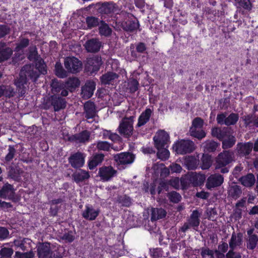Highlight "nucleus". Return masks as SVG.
I'll return each instance as SVG.
<instances>
[{"instance_id":"obj_58","label":"nucleus","mask_w":258,"mask_h":258,"mask_svg":"<svg viewBox=\"0 0 258 258\" xmlns=\"http://www.w3.org/2000/svg\"><path fill=\"white\" fill-rule=\"evenodd\" d=\"M11 32V28L7 25L0 24V39L5 37Z\"/></svg>"},{"instance_id":"obj_43","label":"nucleus","mask_w":258,"mask_h":258,"mask_svg":"<svg viewBox=\"0 0 258 258\" xmlns=\"http://www.w3.org/2000/svg\"><path fill=\"white\" fill-rule=\"evenodd\" d=\"M68 71H66L60 62H56L55 64V74L60 78H64L68 76Z\"/></svg>"},{"instance_id":"obj_49","label":"nucleus","mask_w":258,"mask_h":258,"mask_svg":"<svg viewBox=\"0 0 258 258\" xmlns=\"http://www.w3.org/2000/svg\"><path fill=\"white\" fill-rule=\"evenodd\" d=\"M167 197L170 202L174 204L178 203L181 200V196L180 195L175 191H172L168 192Z\"/></svg>"},{"instance_id":"obj_15","label":"nucleus","mask_w":258,"mask_h":258,"mask_svg":"<svg viewBox=\"0 0 258 258\" xmlns=\"http://www.w3.org/2000/svg\"><path fill=\"white\" fill-rule=\"evenodd\" d=\"M96 83L93 80H87L82 86L81 95L84 99L90 98L93 95Z\"/></svg>"},{"instance_id":"obj_40","label":"nucleus","mask_w":258,"mask_h":258,"mask_svg":"<svg viewBox=\"0 0 258 258\" xmlns=\"http://www.w3.org/2000/svg\"><path fill=\"white\" fill-rule=\"evenodd\" d=\"M52 87L51 91L53 94H56L60 92V91L64 88H66L65 84L62 82L58 81L57 79H53L52 80L51 84Z\"/></svg>"},{"instance_id":"obj_41","label":"nucleus","mask_w":258,"mask_h":258,"mask_svg":"<svg viewBox=\"0 0 258 258\" xmlns=\"http://www.w3.org/2000/svg\"><path fill=\"white\" fill-rule=\"evenodd\" d=\"M241 194V188L238 185L231 186L228 190L229 196L235 200L239 198Z\"/></svg>"},{"instance_id":"obj_21","label":"nucleus","mask_w":258,"mask_h":258,"mask_svg":"<svg viewBox=\"0 0 258 258\" xmlns=\"http://www.w3.org/2000/svg\"><path fill=\"white\" fill-rule=\"evenodd\" d=\"M84 47L88 52L96 53L102 47V42L98 38H91L85 42Z\"/></svg>"},{"instance_id":"obj_37","label":"nucleus","mask_w":258,"mask_h":258,"mask_svg":"<svg viewBox=\"0 0 258 258\" xmlns=\"http://www.w3.org/2000/svg\"><path fill=\"white\" fill-rule=\"evenodd\" d=\"M220 144L213 140H208L203 144V148L205 152H214L216 150Z\"/></svg>"},{"instance_id":"obj_35","label":"nucleus","mask_w":258,"mask_h":258,"mask_svg":"<svg viewBox=\"0 0 258 258\" xmlns=\"http://www.w3.org/2000/svg\"><path fill=\"white\" fill-rule=\"evenodd\" d=\"M66 88L71 92L74 91L80 85V81L77 77L69 78L65 83Z\"/></svg>"},{"instance_id":"obj_54","label":"nucleus","mask_w":258,"mask_h":258,"mask_svg":"<svg viewBox=\"0 0 258 258\" xmlns=\"http://www.w3.org/2000/svg\"><path fill=\"white\" fill-rule=\"evenodd\" d=\"M34 253L32 250L26 252H21L18 251L15 252V258H34Z\"/></svg>"},{"instance_id":"obj_12","label":"nucleus","mask_w":258,"mask_h":258,"mask_svg":"<svg viewBox=\"0 0 258 258\" xmlns=\"http://www.w3.org/2000/svg\"><path fill=\"white\" fill-rule=\"evenodd\" d=\"M13 186L8 183H5L0 189V198L8 199L14 202H17L18 199L16 197Z\"/></svg>"},{"instance_id":"obj_5","label":"nucleus","mask_w":258,"mask_h":258,"mask_svg":"<svg viewBox=\"0 0 258 258\" xmlns=\"http://www.w3.org/2000/svg\"><path fill=\"white\" fill-rule=\"evenodd\" d=\"M201 213L197 210L192 212L187 222L179 230V232L185 233L189 228H192L194 230H197L200 223Z\"/></svg>"},{"instance_id":"obj_64","label":"nucleus","mask_w":258,"mask_h":258,"mask_svg":"<svg viewBox=\"0 0 258 258\" xmlns=\"http://www.w3.org/2000/svg\"><path fill=\"white\" fill-rule=\"evenodd\" d=\"M226 258H241V255L240 252L235 251L234 249L230 248L226 254Z\"/></svg>"},{"instance_id":"obj_63","label":"nucleus","mask_w":258,"mask_h":258,"mask_svg":"<svg viewBox=\"0 0 258 258\" xmlns=\"http://www.w3.org/2000/svg\"><path fill=\"white\" fill-rule=\"evenodd\" d=\"M141 224V221L137 216L130 215V228L137 227Z\"/></svg>"},{"instance_id":"obj_36","label":"nucleus","mask_w":258,"mask_h":258,"mask_svg":"<svg viewBox=\"0 0 258 258\" xmlns=\"http://www.w3.org/2000/svg\"><path fill=\"white\" fill-rule=\"evenodd\" d=\"M29 44L30 40L28 38L20 36L19 38L18 42L16 44L15 51L16 52L23 51Z\"/></svg>"},{"instance_id":"obj_28","label":"nucleus","mask_w":258,"mask_h":258,"mask_svg":"<svg viewBox=\"0 0 258 258\" xmlns=\"http://www.w3.org/2000/svg\"><path fill=\"white\" fill-rule=\"evenodd\" d=\"M118 77L119 76L116 73L109 72L103 74L100 77V81L103 85L113 84Z\"/></svg>"},{"instance_id":"obj_38","label":"nucleus","mask_w":258,"mask_h":258,"mask_svg":"<svg viewBox=\"0 0 258 258\" xmlns=\"http://www.w3.org/2000/svg\"><path fill=\"white\" fill-rule=\"evenodd\" d=\"M199 162V161L192 156H188L184 160V164L188 170L196 169L198 167Z\"/></svg>"},{"instance_id":"obj_8","label":"nucleus","mask_w":258,"mask_h":258,"mask_svg":"<svg viewBox=\"0 0 258 258\" xmlns=\"http://www.w3.org/2000/svg\"><path fill=\"white\" fill-rule=\"evenodd\" d=\"M101 57L98 55H93L87 58L85 70L91 75L97 72L102 64Z\"/></svg>"},{"instance_id":"obj_14","label":"nucleus","mask_w":258,"mask_h":258,"mask_svg":"<svg viewBox=\"0 0 258 258\" xmlns=\"http://www.w3.org/2000/svg\"><path fill=\"white\" fill-rule=\"evenodd\" d=\"M69 163L75 169L80 168L85 163V155L83 153L78 152L72 154L68 158Z\"/></svg>"},{"instance_id":"obj_16","label":"nucleus","mask_w":258,"mask_h":258,"mask_svg":"<svg viewBox=\"0 0 258 258\" xmlns=\"http://www.w3.org/2000/svg\"><path fill=\"white\" fill-rule=\"evenodd\" d=\"M117 171L111 166H103L99 168L98 175L101 179L105 181L110 180L112 178L116 176Z\"/></svg>"},{"instance_id":"obj_55","label":"nucleus","mask_w":258,"mask_h":258,"mask_svg":"<svg viewBox=\"0 0 258 258\" xmlns=\"http://www.w3.org/2000/svg\"><path fill=\"white\" fill-rule=\"evenodd\" d=\"M238 6L244 9L250 11L251 10L252 4L249 0H235Z\"/></svg>"},{"instance_id":"obj_11","label":"nucleus","mask_w":258,"mask_h":258,"mask_svg":"<svg viewBox=\"0 0 258 258\" xmlns=\"http://www.w3.org/2000/svg\"><path fill=\"white\" fill-rule=\"evenodd\" d=\"M7 170L9 177L15 181H21V175L24 173V171L19 166V163L12 162Z\"/></svg>"},{"instance_id":"obj_25","label":"nucleus","mask_w":258,"mask_h":258,"mask_svg":"<svg viewBox=\"0 0 258 258\" xmlns=\"http://www.w3.org/2000/svg\"><path fill=\"white\" fill-rule=\"evenodd\" d=\"M78 169L72 174V179L76 183L82 182L88 179L90 177L88 171L80 168Z\"/></svg>"},{"instance_id":"obj_42","label":"nucleus","mask_w":258,"mask_h":258,"mask_svg":"<svg viewBox=\"0 0 258 258\" xmlns=\"http://www.w3.org/2000/svg\"><path fill=\"white\" fill-rule=\"evenodd\" d=\"M246 247L249 250H254L258 243V236L256 234L248 237L246 239Z\"/></svg>"},{"instance_id":"obj_3","label":"nucleus","mask_w":258,"mask_h":258,"mask_svg":"<svg viewBox=\"0 0 258 258\" xmlns=\"http://www.w3.org/2000/svg\"><path fill=\"white\" fill-rule=\"evenodd\" d=\"M45 109L52 108L54 111H59L66 107L67 101L66 99L58 95L53 94L49 96L43 104Z\"/></svg>"},{"instance_id":"obj_51","label":"nucleus","mask_w":258,"mask_h":258,"mask_svg":"<svg viewBox=\"0 0 258 258\" xmlns=\"http://www.w3.org/2000/svg\"><path fill=\"white\" fill-rule=\"evenodd\" d=\"M90 132L87 130H84L77 134L78 142L85 143L89 140Z\"/></svg>"},{"instance_id":"obj_4","label":"nucleus","mask_w":258,"mask_h":258,"mask_svg":"<svg viewBox=\"0 0 258 258\" xmlns=\"http://www.w3.org/2000/svg\"><path fill=\"white\" fill-rule=\"evenodd\" d=\"M177 154L184 155L191 153L196 148L195 144L189 140H181L176 142L173 146Z\"/></svg>"},{"instance_id":"obj_62","label":"nucleus","mask_w":258,"mask_h":258,"mask_svg":"<svg viewBox=\"0 0 258 258\" xmlns=\"http://www.w3.org/2000/svg\"><path fill=\"white\" fill-rule=\"evenodd\" d=\"M140 24L139 21L135 18L134 20L130 19V33L137 32L139 29Z\"/></svg>"},{"instance_id":"obj_32","label":"nucleus","mask_w":258,"mask_h":258,"mask_svg":"<svg viewBox=\"0 0 258 258\" xmlns=\"http://www.w3.org/2000/svg\"><path fill=\"white\" fill-rule=\"evenodd\" d=\"M27 58L30 61H34V63H37L41 60H44L40 55L38 54L37 47L35 45L30 46L28 48Z\"/></svg>"},{"instance_id":"obj_34","label":"nucleus","mask_w":258,"mask_h":258,"mask_svg":"<svg viewBox=\"0 0 258 258\" xmlns=\"http://www.w3.org/2000/svg\"><path fill=\"white\" fill-rule=\"evenodd\" d=\"M152 114V110L150 108H146L140 115L138 118L137 127H140L145 124L150 119Z\"/></svg>"},{"instance_id":"obj_7","label":"nucleus","mask_w":258,"mask_h":258,"mask_svg":"<svg viewBox=\"0 0 258 258\" xmlns=\"http://www.w3.org/2000/svg\"><path fill=\"white\" fill-rule=\"evenodd\" d=\"M64 65L67 71L72 74L80 72L83 67L82 61L75 56H68L65 58Z\"/></svg>"},{"instance_id":"obj_59","label":"nucleus","mask_w":258,"mask_h":258,"mask_svg":"<svg viewBox=\"0 0 258 258\" xmlns=\"http://www.w3.org/2000/svg\"><path fill=\"white\" fill-rule=\"evenodd\" d=\"M150 251L153 258H159L163 255V251L161 248L150 249Z\"/></svg>"},{"instance_id":"obj_27","label":"nucleus","mask_w":258,"mask_h":258,"mask_svg":"<svg viewBox=\"0 0 258 258\" xmlns=\"http://www.w3.org/2000/svg\"><path fill=\"white\" fill-rule=\"evenodd\" d=\"M252 148L253 144L251 142L239 143L237 145V152L240 156L248 155L251 153Z\"/></svg>"},{"instance_id":"obj_57","label":"nucleus","mask_w":258,"mask_h":258,"mask_svg":"<svg viewBox=\"0 0 258 258\" xmlns=\"http://www.w3.org/2000/svg\"><path fill=\"white\" fill-rule=\"evenodd\" d=\"M203 125L204 120L200 117H197L192 120L191 126L190 127H194L196 129L202 128Z\"/></svg>"},{"instance_id":"obj_22","label":"nucleus","mask_w":258,"mask_h":258,"mask_svg":"<svg viewBox=\"0 0 258 258\" xmlns=\"http://www.w3.org/2000/svg\"><path fill=\"white\" fill-rule=\"evenodd\" d=\"M129 152L121 153L114 156V159L117 163L118 169H124L129 164Z\"/></svg>"},{"instance_id":"obj_47","label":"nucleus","mask_w":258,"mask_h":258,"mask_svg":"<svg viewBox=\"0 0 258 258\" xmlns=\"http://www.w3.org/2000/svg\"><path fill=\"white\" fill-rule=\"evenodd\" d=\"M211 156L208 154H203L201 158V168L202 169H208L211 167Z\"/></svg>"},{"instance_id":"obj_1","label":"nucleus","mask_w":258,"mask_h":258,"mask_svg":"<svg viewBox=\"0 0 258 258\" xmlns=\"http://www.w3.org/2000/svg\"><path fill=\"white\" fill-rule=\"evenodd\" d=\"M29 82L34 84L37 83L38 79L41 75H45L47 73V67L44 60L37 63H29L24 65L19 72Z\"/></svg>"},{"instance_id":"obj_24","label":"nucleus","mask_w":258,"mask_h":258,"mask_svg":"<svg viewBox=\"0 0 258 258\" xmlns=\"http://www.w3.org/2000/svg\"><path fill=\"white\" fill-rule=\"evenodd\" d=\"M13 53V49L8 47L6 42H0V63L10 59Z\"/></svg>"},{"instance_id":"obj_52","label":"nucleus","mask_w":258,"mask_h":258,"mask_svg":"<svg viewBox=\"0 0 258 258\" xmlns=\"http://www.w3.org/2000/svg\"><path fill=\"white\" fill-rule=\"evenodd\" d=\"M14 145H10L8 148V153L5 157V160L6 162H9L11 161L15 157L16 154L17 150Z\"/></svg>"},{"instance_id":"obj_9","label":"nucleus","mask_w":258,"mask_h":258,"mask_svg":"<svg viewBox=\"0 0 258 258\" xmlns=\"http://www.w3.org/2000/svg\"><path fill=\"white\" fill-rule=\"evenodd\" d=\"M227 112H222L217 114L216 120L218 124L227 126L234 125L239 119V115L236 113H231L227 117Z\"/></svg>"},{"instance_id":"obj_48","label":"nucleus","mask_w":258,"mask_h":258,"mask_svg":"<svg viewBox=\"0 0 258 258\" xmlns=\"http://www.w3.org/2000/svg\"><path fill=\"white\" fill-rule=\"evenodd\" d=\"M87 27L89 29L98 26L100 24V21L98 18L94 16H88L86 18Z\"/></svg>"},{"instance_id":"obj_61","label":"nucleus","mask_w":258,"mask_h":258,"mask_svg":"<svg viewBox=\"0 0 258 258\" xmlns=\"http://www.w3.org/2000/svg\"><path fill=\"white\" fill-rule=\"evenodd\" d=\"M96 147L99 150L108 151L110 148V144L106 141H99Z\"/></svg>"},{"instance_id":"obj_56","label":"nucleus","mask_w":258,"mask_h":258,"mask_svg":"<svg viewBox=\"0 0 258 258\" xmlns=\"http://www.w3.org/2000/svg\"><path fill=\"white\" fill-rule=\"evenodd\" d=\"M201 255L202 258H206L207 255L209 256V258H215L214 250L207 247H203L201 248Z\"/></svg>"},{"instance_id":"obj_45","label":"nucleus","mask_w":258,"mask_h":258,"mask_svg":"<svg viewBox=\"0 0 258 258\" xmlns=\"http://www.w3.org/2000/svg\"><path fill=\"white\" fill-rule=\"evenodd\" d=\"M3 96H5L7 98H11L14 97L16 92L15 89L11 85H3Z\"/></svg>"},{"instance_id":"obj_33","label":"nucleus","mask_w":258,"mask_h":258,"mask_svg":"<svg viewBox=\"0 0 258 258\" xmlns=\"http://www.w3.org/2000/svg\"><path fill=\"white\" fill-rule=\"evenodd\" d=\"M166 211L162 208H152L151 209V220L152 222L162 219L166 216Z\"/></svg>"},{"instance_id":"obj_31","label":"nucleus","mask_w":258,"mask_h":258,"mask_svg":"<svg viewBox=\"0 0 258 258\" xmlns=\"http://www.w3.org/2000/svg\"><path fill=\"white\" fill-rule=\"evenodd\" d=\"M206 179L205 175L197 173H191L189 175V181L194 186L201 185Z\"/></svg>"},{"instance_id":"obj_17","label":"nucleus","mask_w":258,"mask_h":258,"mask_svg":"<svg viewBox=\"0 0 258 258\" xmlns=\"http://www.w3.org/2000/svg\"><path fill=\"white\" fill-rule=\"evenodd\" d=\"M50 245L48 242H39L37 243L36 248L38 258H48L50 254L52 253Z\"/></svg>"},{"instance_id":"obj_13","label":"nucleus","mask_w":258,"mask_h":258,"mask_svg":"<svg viewBox=\"0 0 258 258\" xmlns=\"http://www.w3.org/2000/svg\"><path fill=\"white\" fill-rule=\"evenodd\" d=\"M169 139V136L168 133L164 130H160L153 137L155 147L156 149L164 147L168 143Z\"/></svg>"},{"instance_id":"obj_53","label":"nucleus","mask_w":258,"mask_h":258,"mask_svg":"<svg viewBox=\"0 0 258 258\" xmlns=\"http://www.w3.org/2000/svg\"><path fill=\"white\" fill-rule=\"evenodd\" d=\"M14 250L10 247H4L0 250V258H11Z\"/></svg>"},{"instance_id":"obj_19","label":"nucleus","mask_w":258,"mask_h":258,"mask_svg":"<svg viewBox=\"0 0 258 258\" xmlns=\"http://www.w3.org/2000/svg\"><path fill=\"white\" fill-rule=\"evenodd\" d=\"M96 106L95 103L91 100L87 101L84 104L83 115L87 119H93L97 115Z\"/></svg>"},{"instance_id":"obj_44","label":"nucleus","mask_w":258,"mask_h":258,"mask_svg":"<svg viewBox=\"0 0 258 258\" xmlns=\"http://www.w3.org/2000/svg\"><path fill=\"white\" fill-rule=\"evenodd\" d=\"M222 148L224 150L232 148L236 143L235 137L231 135L227 138L225 139L222 141Z\"/></svg>"},{"instance_id":"obj_46","label":"nucleus","mask_w":258,"mask_h":258,"mask_svg":"<svg viewBox=\"0 0 258 258\" xmlns=\"http://www.w3.org/2000/svg\"><path fill=\"white\" fill-rule=\"evenodd\" d=\"M189 133L191 136L200 140L206 136V132L203 130H198L194 127H190Z\"/></svg>"},{"instance_id":"obj_23","label":"nucleus","mask_w":258,"mask_h":258,"mask_svg":"<svg viewBox=\"0 0 258 258\" xmlns=\"http://www.w3.org/2000/svg\"><path fill=\"white\" fill-rule=\"evenodd\" d=\"M100 212V210L99 209H94L92 206L87 205L86 206V209L83 212L82 215L86 220L93 221L96 219Z\"/></svg>"},{"instance_id":"obj_2","label":"nucleus","mask_w":258,"mask_h":258,"mask_svg":"<svg viewBox=\"0 0 258 258\" xmlns=\"http://www.w3.org/2000/svg\"><path fill=\"white\" fill-rule=\"evenodd\" d=\"M233 154V152L230 150H224L219 154L215 159V169H220L222 173H228L229 167L227 165L232 161Z\"/></svg>"},{"instance_id":"obj_50","label":"nucleus","mask_w":258,"mask_h":258,"mask_svg":"<svg viewBox=\"0 0 258 258\" xmlns=\"http://www.w3.org/2000/svg\"><path fill=\"white\" fill-rule=\"evenodd\" d=\"M157 149L158 150L157 156L159 159L163 161H165L168 159L170 152L167 149L165 148V147Z\"/></svg>"},{"instance_id":"obj_39","label":"nucleus","mask_w":258,"mask_h":258,"mask_svg":"<svg viewBox=\"0 0 258 258\" xmlns=\"http://www.w3.org/2000/svg\"><path fill=\"white\" fill-rule=\"evenodd\" d=\"M99 33L101 36L108 37L111 35L112 29L107 23L101 20L99 27Z\"/></svg>"},{"instance_id":"obj_30","label":"nucleus","mask_w":258,"mask_h":258,"mask_svg":"<svg viewBox=\"0 0 258 258\" xmlns=\"http://www.w3.org/2000/svg\"><path fill=\"white\" fill-rule=\"evenodd\" d=\"M118 131L124 137L127 138L129 136V118L125 117L121 120Z\"/></svg>"},{"instance_id":"obj_20","label":"nucleus","mask_w":258,"mask_h":258,"mask_svg":"<svg viewBox=\"0 0 258 258\" xmlns=\"http://www.w3.org/2000/svg\"><path fill=\"white\" fill-rule=\"evenodd\" d=\"M223 176L221 174H212L208 178L206 186L208 189H211L212 188L220 186L223 183Z\"/></svg>"},{"instance_id":"obj_6","label":"nucleus","mask_w":258,"mask_h":258,"mask_svg":"<svg viewBox=\"0 0 258 258\" xmlns=\"http://www.w3.org/2000/svg\"><path fill=\"white\" fill-rule=\"evenodd\" d=\"M116 4L112 2L97 3L96 4H91L85 8L86 11L90 10L94 8L97 12L101 14L108 15L114 13Z\"/></svg>"},{"instance_id":"obj_10","label":"nucleus","mask_w":258,"mask_h":258,"mask_svg":"<svg viewBox=\"0 0 258 258\" xmlns=\"http://www.w3.org/2000/svg\"><path fill=\"white\" fill-rule=\"evenodd\" d=\"M13 83L16 86V92L18 93L19 97H25L27 90V84L28 82L19 73V75L15 78Z\"/></svg>"},{"instance_id":"obj_29","label":"nucleus","mask_w":258,"mask_h":258,"mask_svg":"<svg viewBox=\"0 0 258 258\" xmlns=\"http://www.w3.org/2000/svg\"><path fill=\"white\" fill-rule=\"evenodd\" d=\"M239 181L241 184L246 187H252L255 183V177L252 173H248L246 175L241 176Z\"/></svg>"},{"instance_id":"obj_18","label":"nucleus","mask_w":258,"mask_h":258,"mask_svg":"<svg viewBox=\"0 0 258 258\" xmlns=\"http://www.w3.org/2000/svg\"><path fill=\"white\" fill-rule=\"evenodd\" d=\"M211 135L213 137L217 138L222 141L232 135L230 129L227 127L222 128L218 127H213L211 130Z\"/></svg>"},{"instance_id":"obj_60","label":"nucleus","mask_w":258,"mask_h":258,"mask_svg":"<svg viewBox=\"0 0 258 258\" xmlns=\"http://www.w3.org/2000/svg\"><path fill=\"white\" fill-rule=\"evenodd\" d=\"M60 238L67 242L71 243L75 240V237L73 235V232L70 231L68 232L64 233L60 236Z\"/></svg>"},{"instance_id":"obj_26","label":"nucleus","mask_w":258,"mask_h":258,"mask_svg":"<svg viewBox=\"0 0 258 258\" xmlns=\"http://www.w3.org/2000/svg\"><path fill=\"white\" fill-rule=\"evenodd\" d=\"M104 155L102 153H95L90 158L88 166L90 170H93L104 160Z\"/></svg>"}]
</instances>
